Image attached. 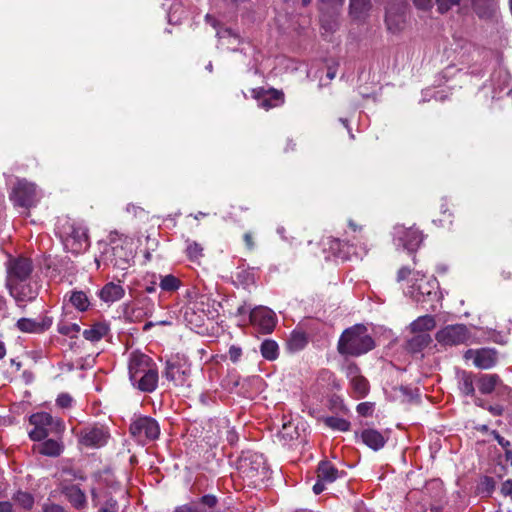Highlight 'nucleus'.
<instances>
[{"mask_svg":"<svg viewBox=\"0 0 512 512\" xmlns=\"http://www.w3.org/2000/svg\"><path fill=\"white\" fill-rule=\"evenodd\" d=\"M128 375L133 388L141 392L151 393L158 386L159 375L156 363L140 351L129 354Z\"/></svg>","mask_w":512,"mask_h":512,"instance_id":"1","label":"nucleus"},{"mask_svg":"<svg viewBox=\"0 0 512 512\" xmlns=\"http://www.w3.org/2000/svg\"><path fill=\"white\" fill-rule=\"evenodd\" d=\"M375 347V341L368 334V329L362 324H356L345 329L339 340L337 349L343 356L358 357L368 353Z\"/></svg>","mask_w":512,"mask_h":512,"instance_id":"2","label":"nucleus"},{"mask_svg":"<svg viewBox=\"0 0 512 512\" xmlns=\"http://www.w3.org/2000/svg\"><path fill=\"white\" fill-rule=\"evenodd\" d=\"M57 233L64 249L73 254L83 253L90 245L87 228L74 220H60L57 225Z\"/></svg>","mask_w":512,"mask_h":512,"instance_id":"3","label":"nucleus"},{"mask_svg":"<svg viewBox=\"0 0 512 512\" xmlns=\"http://www.w3.org/2000/svg\"><path fill=\"white\" fill-rule=\"evenodd\" d=\"M438 287L436 278L431 277L427 279L420 272H414L407 294L427 310L434 311L436 303L439 301Z\"/></svg>","mask_w":512,"mask_h":512,"instance_id":"4","label":"nucleus"},{"mask_svg":"<svg viewBox=\"0 0 512 512\" xmlns=\"http://www.w3.org/2000/svg\"><path fill=\"white\" fill-rule=\"evenodd\" d=\"M133 252L122 241L111 239L110 245L105 246L99 258H96L98 266L100 262L111 265L119 270H126L133 259Z\"/></svg>","mask_w":512,"mask_h":512,"instance_id":"5","label":"nucleus"},{"mask_svg":"<svg viewBox=\"0 0 512 512\" xmlns=\"http://www.w3.org/2000/svg\"><path fill=\"white\" fill-rule=\"evenodd\" d=\"M40 192L36 185L26 179H20L10 193V200L15 206L29 209L34 207L40 200Z\"/></svg>","mask_w":512,"mask_h":512,"instance_id":"6","label":"nucleus"},{"mask_svg":"<svg viewBox=\"0 0 512 512\" xmlns=\"http://www.w3.org/2000/svg\"><path fill=\"white\" fill-rule=\"evenodd\" d=\"M238 469L244 478L255 481L265 478L268 473L265 458L262 454L248 452L239 461Z\"/></svg>","mask_w":512,"mask_h":512,"instance_id":"7","label":"nucleus"},{"mask_svg":"<svg viewBox=\"0 0 512 512\" xmlns=\"http://www.w3.org/2000/svg\"><path fill=\"white\" fill-rule=\"evenodd\" d=\"M129 431L135 440L141 444L157 439L160 434L158 422L148 416L134 419L130 424Z\"/></svg>","mask_w":512,"mask_h":512,"instance_id":"8","label":"nucleus"},{"mask_svg":"<svg viewBox=\"0 0 512 512\" xmlns=\"http://www.w3.org/2000/svg\"><path fill=\"white\" fill-rule=\"evenodd\" d=\"M393 241L397 248H403L412 253L419 248L423 241V235L413 227L406 228L398 224L393 228Z\"/></svg>","mask_w":512,"mask_h":512,"instance_id":"9","label":"nucleus"},{"mask_svg":"<svg viewBox=\"0 0 512 512\" xmlns=\"http://www.w3.org/2000/svg\"><path fill=\"white\" fill-rule=\"evenodd\" d=\"M10 296L15 300L18 307L24 308L27 303L34 301L39 294V286L36 281L29 279L19 281L6 286Z\"/></svg>","mask_w":512,"mask_h":512,"instance_id":"10","label":"nucleus"},{"mask_svg":"<svg viewBox=\"0 0 512 512\" xmlns=\"http://www.w3.org/2000/svg\"><path fill=\"white\" fill-rule=\"evenodd\" d=\"M6 270V286H8L19 281L32 279L33 264L30 259L25 257L10 258Z\"/></svg>","mask_w":512,"mask_h":512,"instance_id":"11","label":"nucleus"},{"mask_svg":"<svg viewBox=\"0 0 512 512\" xmlns=\"http://www.w3.org/2000/svg\"><path fill=\"white\" fill-rule=\"evenodd\" d=\"M469 339L470 333L464 324L447 325L436 333V340L448 346L464 344Z\"/></svg>","mask_w":512,"mask_h":512,"instance_id":"12","label":"nucleus"},{"mask_svg":"<svg viewBox=\"0 0 512 512\" xmlns=\"http://www.w3.org/2000/svg\"><path fill=\"white\" fill-rule=\"evenodd\" d=\"M275 313L264 306H259L250 311V322L262 333H271L276 326Z\"/></svg>","mask_w":512,"mask_h":512,"instance_id":"13","label":"nucleus"},{"mask_svg":"<svg viewBox=\"0 0 512 512\" xmlns=\"http://www.w3.org/2000/svg\"><path fill=\"white\" fill-rule=\"evenodd\" d=\"M108 433L103 427L93 426L81 430L79 442L87 447H100L107 441Z\"/></svg>","mask_w":512,"mask_h":512,"instance_id":"14","label":"nucleus"},{"mask_svg":"<svg viewBox=\"0 0 512 512\" xmlns=\"http://www.w3.org/2000/svg\"><path fill=\"white\" fill-rule=\"evenodd\" d=\"M347 377L350 381V386L355 395V398H364L370 389L368 380L360 375L359 368L355 364H350L347 367Z\"/></svg>","mask_w":512,"mask_h":512,"instance_id":"15","label":"nucleus"},{"mask_svg":"<svg viewBox=\"0 0 512 512\" xmlns=\"http://www.w3.org/2000/svg\"><path fill=\"white\" fill-rule=\"evenodd\" d=\"M253 94L257 100L258 106L265 110L278 107L284 102V95L281 91L278 90H253Z\"/></svg>","mask_w":512,"mask_h":512,"instance_id":"16","label":"nucleus"},{"mask_svg":"<svg viewBox=\"0 0 512 512\" xmlns=\"http://www.w3.org/2000/svg\"><path fill=\"white\" fill-rule=\"evenodd\" d=\"M217 503L218 499L215 495L206 494L198 500L177 506L173 512H208V510L213 509Z\"/></svg>","mask_w":512,"mask_h":512,"instance_id":"17","label":"nucleus"},{"mask_svg":"<svg viewBox=\"0 0 512 512\" xmlns=\"http://www.w3.org/2000/svg\"><path fill=\"white\" fill-rule=\"evenodd\" d=\"M52 325L50 317H43L40 321L31 318H20L16 322V327L24 333H42L49 329Z\"/></svg>","mask_w":512,"mask_h":512,"instance_id":"18","label":"nucleus"},{"mask_svg":"<svg viewBox=\"0 0 512 512\" xmlns=\"http://www.w3.org/2000/svg\"><path fill=\"white\" fill-rule=\"evenodd\" d=\"M29 422L33 426L49 430L50 433L53 430H63V423L58 419H54L50 414L46 412H38L32 414L29 418Z\"/></svg>","mask_w":512,"mask_h":512,"instance_id":"19","label":"nucleus"},{"mask_svg":"<svg viewBox=\"0 0 512 512\" xmlns=\"http://www.w3.org/2000/svg\"><path fill=\"white\" fill-rule=\"evenodd\" d=\"M189 372V369L181 364L167 362L164 377L175 385L182 386L186 383Z\"/></svg>","mask_w":512,"mask_h":512,"instance_id":"20","label":"nucleus"},{"mask_svg":"<svg viewBox=\"0 0 512 512\" xmlns=\"http://www.w3.org/2000/svg\"><path fill=\"white\" fill-rule=\"evenodd\" d=\"M335 246L338 249V256L344 260H351L352 257L356 259H362L363 256L367 253L364 247H361L360 250H357L352 244L348 242H342L340 240H335L334 244L331 246L335 249Z\"/></svg>","mask_w":512,"mask_h":512,"instance_id":"21","label":"nucleus"},{"mask_svg":"<svg viewBox=\"0 0 512 512\" xmlns=\"http://www.w3.org/2000/svg\"><path fill=\"white\" fill-rule=\"evenodd\" d=\"M124 288L119 283L109 282L103 286L98 295L106 303H114L123 298Z\"/></svg>","mask_w":512,"mask_h":512,"instance_id":"22","label":"nucleus"},{"mask_svg":"<svg viewBox=\"0 0 512 512\" xmlns=\"http://www.w3.org/2000/svg\"><path fill=\"white\" fill-rule=\"evenodd\" d=\"M473 362L480 369H490L497 363V353L494 349L489 348L477 350Z\"/></svg>","mask_w":512,"mask_h":512,"instance_id":"23","label":"nucleus"},{"mask_svg":"<svg viewBox=\"0 0 512 512\" xmlns=\"http://www.w3.org/2000/svg\"><path fill=\"white\" fill-rule=\"evenodd\" d=\"M363 443L371 449L377 451L384 447L386 438L375 429H365L361 433Z\"/></svg>","mask_w":512,"mask_h":512,"instance_id":"24","label":"nucleus"},{"mask_svg":"<svg viewBox=\"0 0 512 512\" xmlns=\"http://www.w3.org/2000/svg\"><path fill=\"white\" fill-rule=\"evenodd\" d=\"M340 476L338 469L327 460H323L319 463L317 469V478L326 482L332 483Z\"/></svg>","mask_w":512,"mask_h":512,"instance_id":"25","label":"nucleus"},{"mask_svg":"<svg viewBox=\"0 0 512 512\" xmlns=\"http://www.w3.org/2000/svg\"><path fill=\"white\" fill-rule=\"evenodd\" d=\"M62 493L69 502L77 509L82 508L86 504V496L84 492L76 485L63 487Z\"/></svg>","mask_w":512,"mask_h":512,"instance_id":"26","label":"nucleus"},{"mask_svg":"<svg viewBox=\"0 0 512 512\" xmlns=\"http://www.w3.org/2000/svg\"><path fill=\"white\" fill-rule=\"evenodd\" d=\"M35 449L44 456L58 457L63 452L64 446L57 440L47 439L38 444Z\"/></svg>","mask_w":512,"mask_h":512,"instance_id":"27","label":"nucleus"},{"mask_svg":"<svg viewBox=\"0 0 512 512\" xmlns=\"http://www.w3.org/2000/svg\"><path fill=\"white\" fill-rule=\"evenodd\" d=\"M436 326L435 318L431 315H424L414 320L409 329L411 333H428Z\"/></svg>","mask_w":512,"mask_h":512,"instance_id":"28","label":"nucleus"},{"mask_svg":"<svg viewBox=\"0 0 512 512\" xmlns=\"http://www.w3.org/2000/svg\"><path fill=\"white\" fill-rule=\"evenodd\" d=\"M413 336L407 341V349L412 353H418L427 347L432 338L429 333H412Z\"/></svg>","mask_w":512,"mask_h":512,"instance_id":"29","label":"nucleus"},{"mask_svg":"<svg viewBox=\"0 0 512 512\" xmlns=\"http://www.w3.org/2000/svg\"><path fill=\"white\" fill-rule=\"evenodd\" d=\"M500 383L501 380L497 374H484L478 379L477 386L482 394H490Z\"/></svg>","mask_w":512,"mask_h":512,"instance_id":"30","label":"nucleus"},{"mask_svg":"<svg viewBox=\"0 0 512 512\" xmlns=\"http://www.w3.org/2000/svg\"><path fill=\"white\" fill-rule=\"evenodd\" d=\"M458 388L463 395L473 396L475 393L474 380L471 373L462 371L457 375Z\"/></svg>","mask_w":512,"mask_h":512,"instance_id":"31","label":"nucleus"},{"mask_svg":"<svg viewBox=\"0 0 512 512\" xmlns=\"http://www.w3.org/2000/svg\"><path fill=\"white\" fill-rule=\"evenodd\" d=\"M308 343V338L305 332L295 330L290 334L287 341V346L290 351L296 352L302 350Z\"/></svg>","mask_w":512,"mask_h":512,"instance_id":"32","label":"nucleus"},{"mask_svg":"<svg viewBox=\"0 0 512 512\" xmlns=\"http://www.w3.org/2000/svg\"><path fill=\"white\" fill-rule=\"evenodd\" d=\"M108 325L105 323H96L91 328L83 331L86 340L95 342L104 337L108 332Z\"/></svg>","mask_w":512,"mask_h":512,"instance_id":"33","label":"nucleus"},{"mask_svg":"<svg viewBox=\"0 0 512 512\" xmlns=\"http://www.w3.org/2000/svg\"><path fill=\"white\" fill-rule=\"evenodd\" d=\"M69 302L81 312L86 311L90 306L89 298L83 291H72L69 296Z\"/></svg>","mask_w":512,"mask_h":512,"instance_id":"34","label":"nucleus"},{"mask_svg":"<svg viewBox=\"0 0 512 512\" xmlns=\"http://www.w3.org/2000/svg\"><path fill=\"white\" fill-rule=\"evenodd\" d=\"M260 351L266 360L273 361L278 357L279 347L274 340L267 339L262 342Z\"/></svg>","mask_w":512,"mask_h":512,"instance_id":"35","label":"nucleus"},{"mask_svg":"<svg viewBox=\"0 0 512 512\" xmlns=\"http://www.w3.org/2000/svg\"><path fill=\"white\" fill-rule=\"evenodd\" d=\"M159 286L162 291L165 292H175L177 291L181 286V281L179 278L172 274L160 276V282Z\"/></svg>","mask_w":512,"mask_h":512,"instance_id":"36","label":"nucleus"},{"mask_svg":"<svg viewBox=\"0 0 512 512\" xmlns=\"http://www.w3.org/2000/svg\"><path fill=\"white\" fill-rule=\"evenodd\" d=\"M370 8V0H350V13L360 18Z\"/></svg>","mask_w":512,"mask_h":512,"instance_id":"37","label":"nucleus"},{"mask_svg":"<svg viewBox=\"0 0 512 512\" xmlns=\"http://www.w3.org/2000/svg\"><path fill=\"white\" fill-rule=\"evenodd\" d=\"M186 254L191 261H196L203 256V247L201 244L190 239L186 240Z\"/></svg>","mask_w":512,"mask_h":512,"instance_id":"38","label":"nucleus"},{"mask_svg":"<svg viewBox=\"0 0 512 512\" xmlns=\"http://www.w3.org/2000/svg\"><path fill=\"white\" fill-rule=\"evenodd\" d=\"M13 500L25 510H30L34 505V498L28 492L18 491L14 494Z\"/></svg>","mask_w":512,"mask_h":512,"instance_id":"39","label":"nucleus"},{"mask_svg":"<svg viewBox=\"0 0 512 512\" xmlns=\"http://www.w3.org/2000/svg\"><path fill=\"white\" fill-rule=\"evenodd\" d=\"M278 436L284 441H291L298 437L297 428L291 422H285L282 429L279 431Z\"/></svg>","mask_w":512,"mask_h":512,"instance_id":"40","label":"nucleus"},{"mask_svg":"<svg viewBox=\"0 0 512 512\" xmlns=\"http://www.w3.org/2000/svg\"><path fill=\"white\" fill-rule=\"evenodd\" d=\"M325 424L338 431H348L350 428V423L340 417H328L325 419Z\"/></svg>","mask_w":512,"mask_h":512,"instance_id":"41","label":"nucleus"},{"mask_svg":"<svg viewBox=\"0 0 512 512\" xmlns=\"http://www.w3.org/2000/svg\"><path fill=\"white\" fill-rule=\"evenodd\" d=\"M185 13L184 8L180 3H175L170 7V11L168 12V21L169 23H178L182 15Z\"/></svg>","mask_w":512,"mask_h":512,"instance_id":"42","label":"nucleus"},{"mask_svg":"<svg viewBox=\"0 0 512 512\" xmlns=\"http://www.w3.org/2000/svg\"><path fill=\"white\" fill-rule=\"evenodd\" d=\"M494 488H495L494 479L486 476L481 479L479 486H478V491L482 494L490 495L493 492Z\"/></svg>","mask_w":512,"mask_h":512,"instance_id":"43","label":"nucleus"},{"mask_svg":"<svg viewBox=\"0 0 512 512\" xmlns=\"http://www.w3.org/2000/svg\"><path fill=\"white\" fill-rule=\"evenodd\" d=\"M80 331V327L76 323H59L58 332L62 335H73Z\"/></svg>","mask_w":512,"mask_h":512,"instance_id":"44","label":"nucleus"},{"mask_svg":"<svg viewBox=\"0 0 512 512\" xmlns=\"http://www.w3.org/2000/svg\"><path fill=\"white\" fill-rule=\"evenodd\" d=\"M461 0H435L437 9L440 13H446L454 6L459 5Z\"/></svg>","mask_w":512,"mask_h":512,"instance_id":"45","label":"nucleus"},{"mask_svg":"<svg viewBox=\"0 0 512 512\" xmlns=\"http://www.w3.org/2000/svg\"><path fill=\"white\" fill-rule=\"evenodd\" d=\"M374 407L375 405L372 402H362L357 405L356 411L358 412L359 415L363 417H368L373 414Z\"/></svg>","mask_w":512,"mask_h":512,"instance_id":"46","label":"nucleus"},{"mask_svg":"<svg viewBox=\"0 0 512 512\" xmlns=\"http://www.w3.org/2000/svg\"><path fill=\"white\" fill-rule=\"evenodd\" d=\"M49 434V430H45L44 428L34 426V428L29 432V437L33 441H42Z\"/></svg>","mask_w":512,"mask_h":512,"instance_id":"47","label":"nucleus"},{"mask_svg":"<svg viewBox=\"0 0 512 512\" xmlns=\"http://www.w3.org/2000/svg\"><path fill=\"white\" fill-rule=\"evenodd\" d=\"M99 512H118L117 501L114 499H108L100 508Z\"/></svg>","mask_w":512,"mask_h":512,"instance_id":"48","label":"nucleus"},{"mask_svg":"<svg viewBox=\"0 0 512 512\" xmlns=\"http://www.w3.org/2000/svg\"><path fill=\"white\" fill-rule=\"evenodd\" d=\"M56 403L62 408H68L71 406L72 397L69 394L63 393L57 397Z\"/></svg>","mask_w":512,"mask_h":512,"instance_id":"49","label":"nucleus"},{"mask_svg":"<svg viewBox=\"0 0 512 512\" xmlns=\"http://www.w3.org/2000/svg\"><path fill=\"white\" fill-rule=\"evenodd\" d=\"M228 355H229V359L233 363H236L242 355V349L238 346L232 345L228 350Z\"/></svg>","mask_w":512,"mask_h":512,"instance_id":"50","label":"nucleus"},{"mask_svg":"<svg viewBox=\"0 0 512 512\" xmlns=\"http://www.w3.org/2000/svg\"><path fill=\"white\" fill-rule=\"evenodd\" d=\"M491 434L493 435L494 439L498 442V444L504 449H509L510 448V442L508 440H506L504 437H502L496 430H493L491 432Z\"/></svg>","mask_w":512,"mask_h":512,"instance_id":"51","label":"nucleus"},{"mask_svg":"<svg viewBox=\"0 0 512 512\" xmlns=\"http://www.w3.org/2000/svg\"><path fill=\"white\" fill-rule=\"evenodd\" d=\"M43 512H67L62 506L55 503H45L42 507Z\"/></svg>","mask_w":512,"mask_h":512,"instance_id":"52","label":"nucleus"},{"mask_svg":"<svg viewBox=\"0 0 512 512\" xmlns=\"http://www.w3.org/2000/svg\"><path fill=\"white\" fill-rule=\"evenodd\" d=\"M487 410L493 415V416H501L504 412L503 406L496 404V405H488Z\"/></svg>","mask_w":512,"mask_h":512,"instance_id":"53","label":"nucleus"},{"mask_svg":"<svg viewBox=\"0 0 512 512\" xmlns=\"http://www.w3.org/2000/svg\"><path fill=\"white\" fill-rule=\"evenodd\" d=\"M501 492L505 496H512V480H506L501 487Z\"/></svg>","mask_w":512,"mask_h":512,"instance_id":"54","label":"nucleus"},{"mask_svg":"<svg viewBox=\"0 0 512 512\" xmlns=\"http://www.w3.org/2000/svg\"><path fill=\"white\" fill-rule=\"evenodd\" d=\"M414 4L419 9L427 10L432 6V0H414Z\"/></svg>","mask_w":512,"mask_h":512,"instance_id":"55","label":"nucleus"},{"mask_svg":"<svg viewBox=\"0 0 512 512\" xmlns=\"http://www.w3.org/2000/svg\"><path fill=\"white\" fill-rule=\"evenodd\" d=\"M326 484H327L326 482H324L320 479H317V482L313 485V492L316 495H319L320 493H322L325 490Z\"/></svg>","mask_w":512,"mask_h":512,"instance_id":"56","label":"nucleus"},{"mask_svg":"<svg viewBox=\"0 0 512 512\" xmlns=\"http://www.w3.org/2000/svg\"><path fill=\"white\" fill-rule=\"evenodd\" d=\"M411 274V270L408 268V267H402L401 269H399L398 271V274H397V280L398 281H403L407 278L408 275Z\"/></svg>","mask_w":512,"mask_h":512,"instance_id":"57","label":"nucleus"},{"mask_svg":"<svg viewBox=\"0 0 512 512\" xmlns=\"http://www.w3.org/2000/svg\"><path fill=\"white\" fill-rule=\"evenodd\" d=\"M227 441L231 445H234L238 441V435H237V433L234 430H229L227 432Z\"/></svg>","mask_w":512,"mask_h":512,"instance_id":"58","label":"nucleus"},{"mask_svg":"<svg viewBox=\"0 0 512 512\" xmlns=\"http://www.w3.org/2000/svg\"><path fill=\"white\" fill-rule=\"evenodd\" d=\"M0 512H13L12 504L8 501L0 502Z\"/></svg>","mask_w":512,"mask_h":512,"instance_id":"59","label":"nucleus"},{"mask_svg":"<svg viewBox=\"0 0 512 512\" xmlns=\"http://www.w3.org/2000/svg\"><path fill=\"white\" fill-rule=\"evenodd\" d=\"M200 400L203 404H207V405H210L211 403H214L215 402V399L214 397H212V395L210 394H202L200 396Z\"/></svg>","mask_w":512,"mask_h":512,"instance_id":"60","label":"nucleus"},{"mask_svg":"<svg viewBox=\"0 0 512 512\" xmlns=\"http://www.w3.org/2000/svg\"><path fill=\"white\" fill-rule=\"evenodd\" d=\"M218 35L220 38H226V37H230V38H234V39L238 38V35L233 33L230 29H225L223 32L218 33Z\"/></svg>","mask_w":512,"mask_h":512,"instance_id":"61","label":"nucleus"},{"mask_svg":"<svg viewBox=\"0 0 512 512\" xmlns=\"http://www.w3.org/2000/svg\"><path fill=\"white\" fill-rule=\"evenodd\" d=\"M252 309L250 308V306L246 305V304H243L241 306L238 307L237 309V313L239 315H244V314H249L250 315V311Z\"/></svg>","mask_w":512,"mask_h":512,"instance_id":"62","label":"nucleus"},{"mask_svg":"<svg viewBox=\"0 0 512 512\" xmlns=\"http://www.w3.org/2000/svg\"><path fill=\"white\" fill-rule=\"evenodd\" d=\"M244 241L246 243V246L249 248V249H253L254 247V243H253V240H252V235L250 233H245L244 235Z\"/></svg>","mask_w":512,"mask_h":512,"instance_id":"63","label":"nucleus"},{"mask_svg":"<svg viewBox=\"0 0 512 512\" xmlns=\"http://www.w3.org/2000/svg\"><path fill=\"white\" fill-rule=\"evenodd\" d=\"M505 458H506V461H508L510 463V465L512 466V449H506L505 450Z\"/></svg>","mask_w":512,"mask_h":512,"instance_id":"64","label":"nucleus"}]
</instances>
